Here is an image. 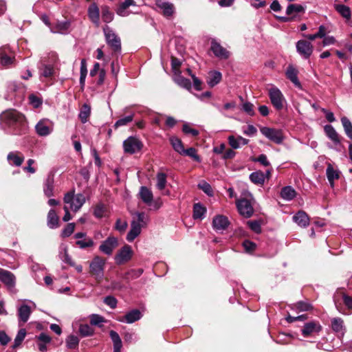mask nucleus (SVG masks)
<instances>
[{
	"mask_svg": "<svg viewBox=\"0 0 352 352\" xmlns=\"http://www.w3.org/2000/svg\"><path fill=\"white\" fill-rule=\"evenodd\" d=\"M0 124L2 129H12L14 135L24 133L27 130L25 116L14 109L8 110L0 115Z\"/></svg>",
	"mask_w": 352,
	"mask_h": 352,
	"instance_id": "1",
	"label": "nucleus"
},
{
	"mask_svg": "<svg viewBox=\"0 0 352 352\" xmlns=\"http://www.w3.org/2000/svg\"><path fill=\"white\" fill-rule=\"evenodd\" d=\"M65 204H69L70 209L74 212L78 211L86 201L83 194L74 195V190L67 192L63 197Z\"/></svg>",
	"mask_w": 352,
	"mask_h": 352,
	"instance_id": "2",
	"label": "nucleus"
},
{
	"mask_svg": "<svg viewBox=\"0 0 352 352\" xmlns=\"http://www.w3.org/2000/svg\"><path fill=\"white\" fill-rule=\"evenodd\" d=\"M105 263L104 258L100 256H96L89 264L90 274L98 282H100L103 278Z\"/></svg>",
	"mask_w": 352,
	"mask_h": 352,
	"instance_id": "3",
	"label": "nucleus"
},
{
	"mask_svg": "<svg viewBox=\"0 0 352 352\" xmlns=\"http://www.w3.org/2000/svg\"><path fill=\"white\" fill-rule=\"evenodd\" d=\"M268 96L273 107L278 111L282 110L286 100L281 91L275 86L268 89Z\"/></svg>",
	"mask_w": 352,
	"mask_h": 352,
	"instance_id": "4",
	"label": "nucleus"
},
{
	"mask_svg": "<svg viewBox=\"0 0 352 352\" xmlns=\"http://www.w3.org/2000/svg\"><path fill=\"white\" fill-rule=\"evenodd\" d=\"M104 32L108 45L115 53L121 50V42L120 38L108 26L104 28Z\"/></svg>",
	"mask_w": 352,
	"mask_h": 352,
	"instance_id": "5",
	"label": "nucleus"
},
{
	"mask_svg": "<svg viewBox=\"0 0 352 352\" xmlns=\"http://www.w3.org/2000/svg\"><path fill=\"white\" fill-rule=\"evenodd\" d=\"M143 147L142 142L136 137L130 136L123 142V148L125 153L134 154Z\"/></svg>",
	"mask_w": 352,
	"mask_h": 352,
	"instance_id": "6",
	"label": "nucleus"
},
{
	"mask_svg": "<svg viewBox=\"0 0 352 352\" xmlns=\"http://www.w3.org/2000/svg\"><path fill=\"white\" fill-rule=\"evenodd\" d=\"M261 133L270 140L276 144H280L283 140V133L280 130L263 126L261 128Z\"/></svg>",
	"mask_w": 352,
	"mask_h": 352,
	"instance_id": "7",
	"label": "nucleus"
},
{
	"mask_svg": "<svg viewBox=\"0 0 352 352\" xmlns=\"http://www.w3.org/2000/svg\"><path fill=\"white\" fill-rule=\"evenodd\" d=\"M118 246V240L116 237L109 236L99 246V250L107 255H111L113 250Z\"/></svg>",
	"mask_w": 352,
	"mask_h": 352,
	"instance_id": "8",
	"label": "nucleus"
},
{
	"mask_svg": "<svg viewBox=\"0 0 352 352\" xmlns=\"http://www.w3.org/2000/svg\"><path fill=\"white\" fill-rule=\"evenodd\" d=\"M322 326L318 321H310L306 322L301 331L302 335L305 337L313 336L316 334H318L322 331Z\"/></svg>",
	"mask_w": 352,
	"mask_h": 352,
	"instance_id": "9",
	"label": "nucleus"
},
{
	"mask_svg": "<svg viewBox=\"0 0 352 352\" xmlns=\"http://www.w3.org/2000/svg\"><path fill=\"white\" fill-rule=\"evenodd\" d=\"M133 256V250L130 245H125L116 254L115 261L118 265L124 264L131 260Z\"/></svg>",
	"mask_w": 352,
	"mask_h": 352,
	"instance_id": "10",
	"label": "nucleus"
},
{
	"mask_svg": "<svg viewBox=\"0 0 352 352\" xmlns=\"http://www.w3.org/2000/svg\"><path fill=\"white\" fill-rule=\"evenodd\" d=\"M16 64L13 52L8 46L0 47V65L6 66Z\"/></svg>",
	"mask_w": 352,
	"mask_h": 352,
	"instance_id": "11",
	"label": "nucleus"
},
{
	"mask_svg": "<svg viewBox=\"0 0 352 352\" xmlns=\"http://www.w3.org/2000/svg\"><path fill=\"white\" fill-rule=\"evenodd\" d=\"M0 281L3 283L10 291L14 289L16 278L11 272L0 268Z\"/></svg>",
	"mask_w": 352,
	"mask_h": 352,
	"instance_id": "12",
	"label": "nucleus"
},
{
	"mask_svg": "<svg viewBox=\"0 0 352 352\" xmlns=\"http://www.w3.org/2000/svg\"><path fill=\"white\" fill-rule=\"evenodd\" d=\"M296 50L300 56L308 58L313 52V45L310 41L300 40L296 43Z\"/></svg>",
	"mask_w": 352,
	"mask_h": 352,
	"instance_id": "13",
	"label": "nucleus"
},
{
	"mask_svg": "<svg viewBox=\"0 0 352 352\" xmlns=\"http://www.w3.org/2000/svg\"><path fill=\"white\" fill-rule=\"evenodd\" d=\"M236 207L239 212L246 218L250 217L254 212V209L250 201L246 199L238 200L236 201Z\"/></svg>",
	"mask_w": 352,
	"mask_h": 352,
	"instance_id": "14",
	"label": "nucleus"
},
{
	"mask_svg": "<svg viewBox=\"0 0 352 352\" xmlns=\"http://www.w3.org/2000/svg\"><path fill=\"white\" fill-rule=\"evenodd\" d=\"M180 67H172L173 80L180 87L189 89L191 87L190 81L181 76Z\"/></svg>",
	"mask_w": 352,
	"mask_h": 352,
	"instance_id": "15",
	"label": "nucleus"
},
{
	"mask_svg": "<svg viewBox=\"0 0 352 352\" xmlns=\"http://www.w3.org/2000/svg\"><path fill=\"white\" fill-rule=\"evenodd\" d=\"M210 49L214 54L219 58L227 59L230 56V52L214 39L211 41Z\"/></svg>",
	"mask_w": 352,
	"mask_h": 352,
	"instance_id": "16",
	"label": "nucleus"
},
{
	"mask_svg": "<svg viewBox=\"0 0 352 352\" xmlns=\"http://www.w3.org/2000/svg\"><path fill=\"white\" fill-rule=\"evenodd\" d=\"M43 192L47 197L54 195V174L52 173L47 175L44 182Z\"/></svg>",
	"mask_w": 352,
	"mask_h": 352,
	"instance_id": "17",
	"label": "nucleus"
},
{
	"mask_svg": "<svg viewBox=\"0 0 352 352\" xmlns=\"http://www.w3.org/2000/svg\"><path fill=\"white\" fill-rule=\"evenodd\" d=\"M155 5L157 8L160 10L162 14L166 17L172 16L174 13L175 8L173 4L168 1L164 0H156Z\"/></svg>",
	"mask_w": 352,
	"mask_h": 352,
	"instance_id": "18",
	"label": "nucleus"
},
{
	"mask_svg": "<svg viewBox=\"0 0 352 352\" xmlns=\"http://www.w3.org/2000/svg\"><path fill=\"white\" fill-rule=\"evenodd\" d=\"M230 224L228 219L223 215L216 216L212 221L213 228L217 231L226 230Z\"/></svg>",
	"mask_w": 352,
	"mask_h": 352,
	"instance_id": "19",
	"label": "nucleus"
},
{
	"mask_svg": "<svg viewBox=\"0 0 352 352\" xmlns=\"http://www.w3.org/2000/svg\"><path fill=\"white\" fill-rule=\"evenodd\" d=\"M133 220L131 224H134L136 227L142 230L145 227L148 221V217L144 212H135L133 214Z\"/></svg>",
	"mask_w": 352,
	"mask_h": 352,
	"instance_id": "20",
	"label": "nucleus"
},
{
	"mask_svg": "<svg viewBox=\"0 0 352 352\" xmlns=\"http://www.w3.org/2000/svg\"><path fill=\"white\" fill-rule=\"evenodd\" d=\"M324 131L328 138L333 142L334 145L338 146L341 144V138L332 125H325L324 126Z\"/></svg>",
	"mask_w": 352,
	"mask_h": 352,
	"instance_id": "21",
	"label": "nucleus"
},
{
	"mask_svg": "<svg viewBox=\"0 0 352 352\" xmlns=\"http://www.w3.org/2000/svg\"><path fill=\"white\" fill-rule=\"evenodd\" d=\"M48 120L43 119L40 120L36 125L35 129L37 134L40 136H47L52 132V128L49 125Z\"/></svg>",
	"mask_w": 352,
	"mask_h": 352,
	"instance_id": "22",
	"label": "nucleus"
},
{
	"mask_svg": "<svg viewBox=\"0 0 352 352\" xmlns=\"http://www.w3.org/2000/svg\"><path fill=\"white\" fill-rule=\"evenodd\" d=\"M142 316V313L138 309H133L132 311L126 313L124 317L118 318L117 320L120 322L133 323L139 320Z\"/></svg>",
	"mask_w": 352,
	"mask_h": 352,
	"instance_id": "23",
	"label": "nucleus"
},
{
	"mask_svg": "<svg viewBox=\"0 0 352 352\" xmlns=\"http://www.w3.org/2000/svg\"><path fill=\"white\" fill-rule=\"evenodd\" d=\"M228 144L232 149H238L241 145H246L248 144L249 140L243 138L242 136H238L237 138L234 135H230L228 138Z\"/></svg>",
	"mask_w": 352,
	"mask_h": 352,
	"instance_id": "24",
	"label": "nucleus"
},
{
	"mask_svg": "<svg viewBox=\"0 0 352 352\" xmlns=\"http://www.w3.org/2000/svg\"><path fill=\"white\" fill-rule=\"evenodd\" d=\"M294 221L299 226L305 228L309 224V218L304 211H298L294 217Z\"/></svg>",
	"mask_w": 352,
	"mask_h": 352,
	"instance_id": "25",
	"label": "nucleus"
},
{
	"mask_svg": "<svg viewBox=\"0 0 352 352\" xmlns=\"http://www.w3.org/2000/svg\"><path fill=\"white\" fill-rule=\"evenodd\" d=\"M37 345L40 352H46L47 350V344L51 342V338L45 333H41L36 337Z\"/></svg>",
	"mask_w": 352,
	"mask_h": 352,
	"instance_id": "26",
	"label": "nucleus"
},
{
	"mask_svg": "<svg viewBox=\"0 0 352 352\" xmlns=\"http://www.w3.org/2000/svg\"><path fill=\"white\" fill-rule=\"evenodd\" d=\"M69 28L70 22L69 21H57L54 26L50 27V30L53 33L66 34Z\"/></svg>",
	"mask_w": 352,
	"mask_h": 352,
	"instance_id": "27",
	"label": "nucleus"
},
{
	"mask_svg": "<svg viewBox=\"0 0 352 352\" xmlns=\"http://www.w3.org/2000/svg\"><path fill=\"white\" fill-rule=\"evenodd\" d=\"M47 226L51 229L59 227V218L54 209L50 210L47 217Z\"/></svg>",
	"mask_w": 352,
	"mask_h": 352,
	"instance_id": "28",
	"label": "nucleus"
},
{
	"mask_svg": "<svg viewBox=\"0 0 352 352\" xmlns=\"http://www.w3.org/2000/svg\"><path fill=\"white\" fill-rule=\"evenodd\" d=\"M298 72L296 67H288L285 72L287 78L290 80L296 87L301 89L302 86L298 80Z\"/></svg>",
	"mask_w": 352,
	"mask_h": 352,
	"instance_id": "29",
	"label": "nucleus"
},
{
	"mask_svg": "<svg viewBox=\"0 0 352 352\" xmlns=\"http://www.w3.org/2000/svg\"><path fill=\"white\" fill-rule=\"evenodd\" d=\"M94 215L98 219L107 217L109 215L107 206L102 203L97 204L94 208Z\"/></svg>",
	"mask_w": 352,
	"mask_h": 352,
	"instance_id": "30",
	"label": "nucleus"
},
{
	"mask_svg": "<svg viewBox=\"0 0 352 352\" xmlns=\"http://www.w3.org/2000/svg\"><path fill=\"white\" fill-rule=\"evenodd\" d=\"M326 174L331 188L334 187V180L340 177V172L334 169L331 164H329L327 168Z\"/></svg>",
	"mask_w": 352,
	"mask_h": 352,
	"instance_id": "31",
	"label": "nucleus"
},
{
	"mask_svg": "<svg viewBox=\"0 0 352 352\" xmlns=\"http://www.w3.org/2000/svg\"><path fill=\"white\" fill-rule=\"evenodd\" d=\"M331 328L333 331L341 335H344L346 329L344 321L340 318H333L331 319Z\"/></svg>",
	"mask_w": 352,
	"mask_h": 352,
	"instance_id": "32",
	"label": "nucleus"
},
{
	"mask_svg": "<svg viewBox=\"0 0 352 352\" xmlns=\"http://www.w3.org/2000/svg\"><path fill=\"white\" fill-rule=\"evenodd\" d=\"M32 313L30 306L27 305H22L18 309V316L21 321L23 323L26 322Z\"/></svg>",
	"mask_w": 352,
	"mask_h": 352,
	"instance_id": "33",
	"label": "nucleus"
},
{
	"mask_svg": "<svg viewBox=\"0 0 352 352\" xmlns=\"http://www.w3.org/2000/svg\"><path fill=\"white\" fill-rule=\"evenodd\" d=\"M7 159L11 164L16 166H21L24 161L23 156L18 152L9 153Z\"/></svg>",
	"mask_w": 352,
	"mask_h": 352,
	"instance_id": "34",
	"label": "nucleus"
},
{
	"mask_svg": "<svg viewBox=\"0 0 352 352\" xmlns=\"http://www.w3.org/2000/svg\"><path fill=\"white\" fill-rule=\"evenodd\" d=\"M88 14L89 17L91 19V21L94 23L96 25H99V17H100V13H99V9L98 6L93 3L91 5L88 9Z\"/></svg>",
	"mask_w": 352,
	"mask_h": 352,
	"instance_id": "35",
	"label": "nucleus"
},
{
	"mask_svg": "<svg viewBox=\"0 0 352 352\" xmlns=\"http://www.w3.org/2000/svg\"><path fill=\"white\" fill-rule=\"evenodd\" d=\"M221 74L219 72L211 71L208 73L207 83L212 87L221 81Z\"/></svg>",
	"mask_w": 352,
	"mask_h": 352,
	"instance_id": "36",
	"label": "nucleus"
},
{
	"mask_svg": "<svg viewBox=\"0 0 352 352\" xmlns=\"http://www.w3.org/2000/svg\"><path fill=\"white\" fill-rule=\"evenodd\" d=\"M305 8L300 4H289L286 9V14L288 16L296 15V18L299 13H304Z\"/></svg>",
	"mask_w": 352,
	"mask_h": 352,
	"instance_id": "37",
	"label": "nucleus"
},
{
	"mask_svg": "<svg viewBox=\"0 0 352 352\" xmlns=\"http://www.w3.org/2000/svg\"><path fill=\"white\" fill-rule=\"evenodd\" d=\"M140 196L142 200L146 204L150 205L153 201L152 192L145 186H142L140 190Z\"/></svg>",
	"mask_w": 352,
	"mask_h": 352,
	"instance_id": "38",
	"label": "nucleus"
},
{
	"mask_svg": "<svg viewBox=\"0 0 352 352\" xmlns=\"http://www.w3.org/2000/svg\"><path fill=\"white\" fill-rule=\"evenodd\" d=\"M296 192L291 186H285L282 188L280 196L283 199L290 201L296 197Z\"/></svg>",
	"mask_w": 352,
	"mask_h": 352,
	"instance_id": "39",
	"label": "nucleus"
},
{
	"mask_svg": "<svg viewBox=\"0 0 352 352\" xmlns=\"http://www.w3.org/2000/svg\"><path fill=\"white\" fill-rule=\"evenodd\" d=\"M135 3L133 0H125L122 3L117 10V14L122 16H126L128 15V12L126 10L131 6H135Z\"/></svg>",
	"mask_w": 352,
	"mask_h": 352,
	"instance_id": "40",
	"label": "nucleus"
},
{
	"mask_svg": "<svg viewBox=\"0 0 352 352\" xmlns=\"http://www.w3.org/2000/svg\"><path fill=\"white\" fill-rule=\"evenodd\" d=\"M336 10L346 19L351 18V10L349 7L343 4H336L334 6Z\"/></svg>",
	"mask_w": 352,
	"mask_h": 352,
	"instance_id": "41",
	"label": "nucleus"
},
{
	"mask_svg": "<svg viewBox=\"0 0 352 352\" xmlns=\"http://www.w3.org/2000/svg\"><path fill=\"white\" fill-rule=\"evenodd\" d=\"M170 142L174 150L179 154H182V152L184 151V148L182 140L177 137L173 136L170 138Z\"/></svg>",
	"mask_w": 352,
	"mask_h": 352,
	"instance_id": "42",
	"label": "nucleus"
},
{
	"mask_svg": "<svg viewBox=\"0 0 352 352\" xmlns=\"http://www.w3.org/2000/svg\"><path fill=\"white\" fill-rule=\"evenodd\" d=\"M252 182L256 184H263L265 182V175L261 171L252 173L250 175Z\"/></svg>",
	"mask_w": 352,
	"mask_h": 352,
	"instance_id": "43",
	"label": "nucleus"
},
{
	"mask_svg": "<svg viewBox=\"0 0 352 352\" xmlns=\"http://www.w3.org/2000/svg\"><path fill=\"white\" fill-rule=\"evenodd\" d=\"M206 212V208L201 204H195L193 207V218L203 219Z\"/></svg>",
	"mask_w": 352,
	"mask_h": 352,
	"instance_id": "44",
	"label": "nucleus"
},
{
	"mask_svg": "<svg viewBox=\"0 0 352 352\" xmlns=\"http://www.w3.org/2000/svg\"><path fill=\"white\" fill-rule=\"evenodd\" d=\"M76 244L80 248L85 249L87 248L93 247L94 245V242L91 238L86 236L80 240H77L76 241Z\"/></svg>",
	"mask_w": 352,
	"mask_h": 352,
	"instance_id": "45",
	"label": "nucleus"
},
{
	"mask_svg": "<svg viewBox=\"0 0 352 352\" xmlns=\"http://www.w3.org/2000/svg\"><path fill=\"white\" fill-rule=\"evenodd\" d=\"M143 273V270L138 269V270H131L128 271L124 276L123 278L127 280L135 279L140 277Z\"/></svg>",
	"mask_w": 352,
	"mask_h": 352,
	"instance_id": "46",
	"label": "nucleus"
},
{
	"mask_svg": "<svg viewBox=\"0 0 352 352\" xmlns=\"http://www.w3.org/2000/svg\"><path fill=\"white\" fill-rule=\"evenodd\" d=\"M141 230L140 228L131 223V230L127 234L126 240L129 242L133 241L141 233Z\"/></svg>",
	"mask_w": 352,
	"mask_h": 352,
	"instance_id": "47",
	"label": "nucleus"
},
{
	"mask_svg": "<svg viewBox=\"0 0 352 352\" xmlns=\"http://www.w3.org/2000/svg\"><path fill=\"white\" fill-rule=\"evenodd\" d=\"M26 336V331L25 329H21L14 339V344L12 345L13 349H16L21 345Z\"/></svg>",
	"mask_w": 352,
	"mask_h": 352,
	"instance_id": "48",
	"label": "nucleus"
},
{
	"mask_svg": "<svg viewBox=\"0 0 352 352\" xmlns=\"http://www.w3.org/2000/svg\"><path fill=\"white\" fill-rule=\"evenodd\" d=\"M91 110L89 106L84 104L79 113V118L82 123L87 122L88 118L90 116Z\"/></svg>",
	"mask_w": 352,
	"mask_h": 352,
	"instance_id": "49",
	"label": "nucleus"
},
{
	"mask_svg": "<svg viewBox=\"0 0 352 352\" xmlns=\"http://www.w3.org/2000/svg\"><path fill=\"white\" fill-rule=\"evenodd\" d=\"M157 188L162 190L164 189L166 185V175L164 173H158L157 174Z\"/></svg>",
	"mask_w": 352,
	"mask_h": 352,
	"instance_id": "50",
	"label": "nucleus"
},
{
	"mask_svg": "<svg viewBox=\"0 0 352 352\" xmlns=\"http://www.w3.org/2000/svg\"><path fill=\"white\" fill-rule=\"evenodd\" d=\"M30 104L34 108H38L43 104V99L38 96L32 94L28 97Z\"/></svg>",
	"mask_w": 352,
	"mask_h": 352,
	"instance_id": "51",
	"label": "nucleus"
},
{
	"mask_svg": "<svg viewBox=\"0 0 352 352\" xmlns=\"http://www.w3.org/2000/svg\"><path fill=\"white\" fill-rule=\"evenodd\" d=\"M102 19L105 23H109L113 19V14L107 6L102 7Z\"/></svg>",
	"mask_w": 352,
	"mask_h": 352,
	"instance_id": "52",
	"label": "nucleus"
},
{
	"mask_svg": "<svg viewBox=\"0 0 352 352\" xmlns=\"http://www.w3.org/2000/svg\"><path fill=\"white\" fill-rule=\"evenodd\" d=\"M94 329L87 324H82L79 327V333L83 337L92 336Z\"/></svg>",
	"mask_w": 352,
	"mask_h": 352,
	"instance_id": "53",
	"label": "nucleus"
},
{
	"mask_svg": "<svg viewBox=\"0 0 352 352\" xmlns=\"http://www.w3.org/2000/svg\"><path fill=\"white\" fill-rule=\"evenodd\" d=\"M78 338L74 335L69 336L66 340V344L69 349H76L78 346Z\"/></svg>",
	"mask_w": 352,
	"mask_h": 352,
	"instance_id": "54",
	"label": "nucleus"
},
{
	"mask_svg": "<svg viewBox=\"0 0 352 352\" xmlns=\"http://www.w3.org/2000/svg\"><path fill=\"white\" fill-rule=\"evenodd\" d=\"M182 154L188 155L192 157L195 161L199 162L201 159L197 153V151L195 148H189L188 149H184V151L182 152Z\"/></svg>",
	"mask_w": 352,
	"mask_h": 352,
	"instance_id": "55",
	"label": "nucleus"
},
{
	"mask_svg": "<svg viewBox=\"0 0 352 352\" xmlns=\"http://www.w3.org/2000/svg\"><path fill=\"white\" fill-rule=\"evenodd\" d=\"M75 230V223H68L65 228L61 232V236L63 238L69 236Z\"/></svg>",
	"mask_w": 352,
	"mask_h": 352,
	"instance_id": "56",
	"label": "nucleus"
},
{
	"mask_svg": "<svg viewBox=\"0 0 352 352\" xmlns=\"http://www.w3.org/2000/svg\"><path fill=\"white\" fill-rule=\"evenodd\" d=\"M198 187L199 188L201 189L208 196H212L213 195V191L212 190L211 186L208 182L202 181L198 184Z\"/></svg>",
	"mask_w": 352,
	"mask_h": 352,
	"instance_id": "57",
	"label": "nucleus"
},
{
	"mask_svg": "<svg viewBox=\"0 0 352 352\" xmlns=\"http://www.w3.org/2000/svg\"><path fill=\"white\" fill-rule=\"evenodd\" d=\"M105 322L104 317L98 315V314H92L90 316V323L92 325L99 326L100 327V324Z\"/></svg>",
	"mask_w": 352,
	"mask_h": 352,
	"instance_id": "58",
	"label": "nucleus"
},
{
	"mask_svg": "<svg viewBox=\"0 0 352 352\" xmlns=\"http://www.w3.org/2000/svg\"><path fill=\"white\" fill-rule=\"evenodd\" d=\"M133 119V116L130 115L126 116L124 118H120L116 121L114 124L115 128H118L119 126L126 125L128 123L131 122Z\"/></svg>",
	"mask_w": 352,
	"mask_h": 352,
	"instance_id": "59",
	"label": "nucleus"
},
{
	"mask_svg": "<svg viewBox=\"0 0 352 352\" xmlns=\"http://www.w3.org/2000/svg\"><path fill=\"white\" fill-rule=\"evenodd\" d=\"M182 131L184 133L191 135L194 137L198 135L199 133L198 130L191 128L188 124H184L183 125Z\"/></svg>",
	"mask_w": 352,
	"mask_h": 352,
	"instance_id": "60",
	"label": "nucleus"
},
{
	"mask_svg": "<svg viewBox=\"0 0 352 352\" xmlns=\"http://www.w3.org/2000/svg\"><path fill=\"white\" fill-rule=\"evenodd\" d=\"M243 110L248 115L252 116L254 115V105L250 102H246L243 104Z\"/></svg>",
	"mask_w": 352,
	"mask_h": 352,
	"instance_id": "61",
	"label": "nucleus"
},
{
	"mask_svg": "<svg viewBox=\"0 0 352 352\" xmlns=\"http://www.w3.org/2000/svg\"><path fill=\"white\" fill-rule=\"evenodd\" d=\"M248 224L250 229L254 232L260 233L261 232V225L257 221H249Z\"/></svg>",
	"mask_w": 352,
	"mask_h": 352,
	"instance_id": "62",
	"label": "nucleus"
},
{
	"mask_svg": "<svg viewBox=\"0 0 352 352\" xmlns=\"http://www.w3.org/2000/svg\"><path fill=\"white\" fill-rule=\"evenodd\" d=\"M296 307L300 311H306L310 310L312 308L309 303L302 301L297 302Z\"/></svg>",
	"mask_w": 352,
	"mask_h": 352,
	"instance_id": "63",
	"label": "nucleus"
},
{
	"mask_svg": "<svg viewBox=\"0 0 352 352\" xmlns=\"http://www.w3.org/2000/svg\"><path fill=\"white\" fill-rule=\"evenodd\" d=\"M104 302L111 309L116 308L117 305L116 298L111 296H107L104 300Z\"/></svg>",
	"mask_w": 352,
	"mask_h": 352,
	"instance_id": "64",
	"label": "nucleus"
}]
</instances>
